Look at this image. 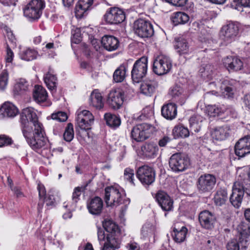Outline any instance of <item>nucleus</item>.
<instances>
[{
  "label": "nucleus",
  "instance_id": "nucleus-47",
  "mask_svg": "<svg viewBox=\"0 0 250 250\" xmlns=\"http://www.w3.org/2000/svg\"><path fill=\"white\" fill-rule=\"evenodd\" d=\"M236 229L242 237H247L250 235V225L245 222H241Z\"/></svg>",
  "mask_w": 250,
  "mask_h": 250
},
{
  "label": "nucleus",
  "instance_id": "nucleus-23",
  "mask_svg": "<svg viewBox=\"0 0 250 250\" xmlns=\"http://www.w3.org/2000/svg\"><path fill=\"white\" fill-rule=\"evenodd\" d=\"M93 0H79L75 7V16L78 19H81L87 14L93 4Z\"/></svg>",
  "mask_w": 250,
  "mask_h": 250
},
{
  "label": "nucleus",
  "instance_id": "nucleus-62",
  "mask_svg": "<svg viewBox=\"0 0 250 250\" xmlns=\"http://www.w3.org/2000/svg\"><path fill=\"white\" fill-rule=\"evenodd\" d=\"M126 248L127 250H140V245L134 241H130L126 245Z\"/></svg>",
  "mask_w": 250,
  "mask_h": 250
},
{
  "label": "nucleus",
  "instance_id": "nucleus-46",
  "mask_svg": "<svg viewBox=\"0 0 250 250\" xmlns=\"http://www.w3.org/2000/svg\"><path fill=\"white\" fill-rule=\"evenodd\" d=\"M173 134L176 137L187 138L189 135V131L187 127L178 125L174 127L173 129Z\"/></svg>",
  "mask_w": 250,
  "mask_h": 250
},
{
  "label": "nucleus",
  "instance_id": "nucleus-59",
  "mask_svg": "<svg viewBox=\"0 0 250 250\" xmlns=\"http://www.w3.org/2000/svg\"><path fill=\"white\" fill-rule=\"evenodd\" d=\"M42 202L45 203L46 205L48 207L53 206L55 204V199L53 195H48L42 199Z\"/></svg>",
  "mask_w": 250,
  "mask_h": 250
},
{
  "label": "nucleus",
  "instance_id": "nucleus-60",
  "mask_svg": "<svg viewBox=\"0 0 250 250\" xmlns=\"http://www.w3.org/2000/svg\"><path fill=\"white\" fill-rule=\"evenodd\" d=\"M38 190L39 191V196L40 198V201L42 199H44L46 196V190L44 186L42 184H39L38 185Z\"/></svg>",
  "mask_w": 250,
  "mask_h": 250
},
{
  "label": "nucleus",
  "instance_id": "nucleus-57",
  "mask_svg": "<svg viewBox=\"0 0 250 250\" xmlns=\"http://www.w3.org/2000/svg\"><path fill=\"white\" fill-rule=\"evenodd\" d=\"M227 250H240V246L236 240L229 241L226 246Z\"/></svg>",
  "mask_w": 250,
  "mask_h": 250
},
{
  "label": "nucleus",
  "instance_id": "nucleus-25",
  "mask_svg": "<svg viewBox=\"0 0 250 250\" xmlns=\"http://www.w3.org/2000/svg\"><path fill=\"white\" fill-rule=\"evenodd\" d=\"M158 87V83L154 80H146L141 85L140 90L142 94L151 96L155 92Z\"/></svg>",
  "mask_w": 250,
  "mask_h": 250
},
{
  "label": "nucleus",
  "instance_id": "nucleus-50",
  "mask_svg": "<svg viewBox=\"0 0 250 250\" xmlns=\"http://www.w3.org/2000/svg\"><path fill=\"white\" fill-rule=\"evenodd\" d=\"M64 139L67 142H70L74 138V131L73 125L69 123L67 125L63 133Z\"/></svg>",
  "mask_w": 250,
  "mask_h": 250
},
{
  "label": "nucleus",
  "instance_id": "nucleus-45",
  "mask_svg": "<svg viewBox=\"0 0 250 250\" xmlns=\"http://www.w3.org/2000/svg\"><path fill=\"white\" fill-rule=\"evenodd\" d=\"M207 112L210 117H215L224 113V107H218L215 105H210L207 107Z\"/></svg>",
  "mask_w": 250,
  "mask_h": 250
},
{
  "label": "nucleus",
  "instance_id": "nucleus-32",
  "mask_svg": "<svg viewBox=\"0 0 250 250\" xmlns=\"http://www.w3.org/2000/svg\"><path fill=\"white\" fill-rule=\"evenodd\" d=\"M159 148L156 143L150 142L146 144L142 147L144 154L147 157L153 158L156 156Z\"/></svg>",
  "mask_w": 250,
  "mask_h": 250
},
{
  "label": "nucleus",
  "instance_id": "nucleus-8",
  "mask_svg": "<svg viewBox=\"0 0 250 250\" xmlns=\"http://www.w3.org/2000/svg\"><path fill=\"white\" fill-rule=\"evenodd\" d=\"M98 238L101 245L102 250H115L120 247V240L116 237L105 235L104 231L100 228H98Z\"/></svg>",
  "mask_w": 250,
  "mask_h": 250
},
{
  "label": "nucleus",
  "instance_id": "nucleus-64",
  "mask_svg": "<svg viewBox=\"0 0 250 250\" xmlns=\"http://www.w3.org/2000/svg\"><path fill=\"white\" fill-rule=\"evenodd\" d=\"M170 138L167 136H165L159 141V145L161 147L165 146L167 143L170 141Z\"/></svg>",
  "mask_w": 250,
  "mask_h": 250
},
{
  "label": "nucleus",
  "instance_id": "nucleus-4",
  "mask_svg": "<svg viewBox=\"0 0 250 250\" xmlns=\"http://www.w3.org/2000/svg\"><path fill=\"white\" fill-rule=\"evenodd\" d=\"M154 131V127L150 124H138L132 128L131 137L136 142H142L148 139Z\"/></svg>",
  "mask_w": 250,
  "mask_h": 250
},
{
  "label": "nucleus",
  "instance_id": "nucleus-35",
  "mask_svg": "<svg viewBox=\"0 0 250 250\" xmlns=\"http://www.w3.org/2000/svg\"><path fill=\"white\" fill-rule=\"evenodd\" d=\"M43 79L48 88L52 92L55 91L57 85V79L55 75L49 71L44 75Z\"/></svg>",
  "mask_w": 250,
  "mask_h": 250
},
{
  "label": "nucleus",
  "instance_id": "nucleus-27",
  "mask_svg": "<svg viewBox=\"0 0 250 250\" xmlns=\"http://www.w3.org/2000/svg\"><path fill=\"white\" fill-rule=\"evenodd\" d=\"M89 105L99 110L104 107L103 96L98 90L95 89L91 93L89 98Z\"/></svg>",
  "mask_w": 250,
  "mask_h": 250
},
{
  "label": "nucleus",
  "instance_id": "nucleus-31",
  "mask_svg": "<svg viewBox=\"0 0 250 250\" xmlns=\"http://www.w3.org/2000/svg\"><path fill=\"white\" fill-rule=\"evenodd\" d=\"M175 49L180 55L188 54L189 52V47L186 40L183 38H178L175 40Z\"/></svg>",
  "mask_w": 250,
  "mask_h": 250
},
{
  "label": "nucleus",
  "instance_id": "nucleus-36",
  "mask_svg": "<svg viewBox=\"0 0 250 250\" xmlns=\"http://www.w3.org/2000/svg\"><path fill=\"white\" fill-rule=\"evenodd\" d=\"M187 232L188 229L185 226L182 227L180 229L174 228L172 236L176 242L182 243L185 241Z\"/></svg>",
  "mask_w": 250,
  "mask_h": 250
},
{
  "label": "nucleus",
  "instance_id": "nucleus-39",
  "mask_svg": "<svg viewBox=\"0 0 250 250\" xmlns=\"http://www.w3.org/2000/svg\"><path fill=\"white\" fill-rule=\"evenodd\" d=\"M81 194V188L79 187L75 188L72 196V203L69 204L68 202H64L63 207L65 208H68L69 210L73 209L75 208L76 204L79 200Z\"/></svg>",
  "mask_w": 250,
  "mask_h": 250
},
{
  "label": "nucleus",
  "instance_id": "nucleus-53",
  "mask_svg": "<svg viewBox=\"0 0 250 250\" xmlns=\"http://www.w3.org/2000/svg\"><path fill=\"white\" fill-rule=\"evenodd\" d=\"M155 231V227L150 224L145 225L142 229V233L145 237L153 235Z\"/></svg>",
  "mask_w": 250,
  "mask_h": 250
},
{
  "label": "nucleus",
  "instance_id": "nucleus-41",
  "mask_svg": "<svg viewBox=\"0 0 250 250\" xmlns=\"http://www.w3.org/2000/svg\"><path fill=\"white\" fill-rule=\"evenodd\" d=\"M127 67L125 65H121L114 72L113 79L117 83L121 82L125 78Z\"/></svg>",
  "mask_w": 250,
  "mask_h": 250
},
{
  "label": "nucleus",
  "instance_id": "nucleus-34",
  "mask_svg": "<svg viewBox=\"0 0 250 250\" xmlns=\"http://www.w3.org/2000/svg\"><path fill=\"white\" fill-rule=\"evenodd\" d=\"M29 82L24 78H20L16 80L14 90L18 94H22L30 89Z\"/></svg>",
  "mask_w": 250,
  "mask_h": 250
},
{
  "label": "nucleus",
  "instance_id": "nucleus-26",
  "mask_svg": "<svg viewBox=\"0 0 250 250\" xmlns=\"http://www.w3.org/2000/svg\"><path fill=\"white\" fill-rule=\"evenodd\" d=\"M19 113V110L12 103L6 102L0 108V114L4 117L13 118Z\"/></svg>",
  "mask_w": 250,
  "mask_h": 250
},
{
  "label": "nucleus",
  "instance_id": "nucleus-38",
  "mask_svg": "<svg viewBox=\"0 0 250 250\" xmlns=\"http://www.w3.org/2000/svg\"><path fill=\"white\" fill-rule=\"evenodd\" d=\"M189 20L188 14L182 12L174 13L172 17V21L174 25L184 24L187 23Z\"/></svg>",
  "mask_w": 250,
  "mask_h": 250
},
{
  "label": "nucleus",
  "instance_id": "nucleus-52",
  "mask_svg": "<svg viewBox=\"0 0 250 250\" xmlns=\"http://www.w3.org/2000/svg\"><path fill=\"white\" fill-rule=\"evenodd\" d=\"M71 41L73 43L78 44L81 41V33L79 28L73 27L71 30Z\"/></svg>",
  "mask_w": 250,
  "mask_h": 250
},
{
  "label": "nucleus",
  "instance_id": "nucleus-12",
  "mask_svg": "<svg viewBox=\"0 0 250 250\" xmlns=\"http://www.w3.org/2000/svg\"><path fill=\"white\" fill-rule=\"evenodd\" d=\"M76 121L80 128L83 130H88L93 124L94 117L88 110H78L76 113Z\"/></svg>",
  "mask_w": 250,
  "mask_h": 250
},
{
  "label": "nucleus",
  "instance_id": "nucleus-42",
  "mask_svg": "<svg viewBox=\"0 0 250 250\" xmlns=\"http://www.w3.org/2000/svg\"><path fill=\"white\" fill-rule=\"evenodd\" d=\"M228 198L227 191L221 189L215 193L214 197V201L217 206H221L224 204Z\"/></svg>",
  "mask_w": 250,
  "mask_h": 250
},
{
  "label": "nucleus",
  "instance_id": "nucleus-10",
  "mask_svg": "<svg viewBox=\"0 0 250 250\" xmlns=\"http://www.w3.org/2000/svg\"><path fill=\"white\" fill-rule=\"evenodd\" d=\"M171 67L172 63L170 58L165 55H160L153 62V71L158 75H162L167 73Z\"/></svg>",
  "mask_w": 250,
  "mask_h": 250
},
{
  "label": "nucleus",
  "instance_id": "nucleus-54",
  "mask_svg": "<svg viewBox=\"0 0 250 250\" xmlns=\"http://www.w3.org/2000/svg\"><path fill=\"white\" fill-rule=\"evenodd\" d=\"M13 143L12 139L5 134L0 135V147H5L12 145Z\"/></svg>",
  "mask_w": 250,
  "mask_h": 250
},
{
  "label": "nucleus",
  "instance_id": "nucleus-14",
  "mask_svg": "<svg viewBox=\"0 0 250 250\" xmlns=\"http://www.w3.org/2000/svg\"><path fill=\"white\" fill-rule=\"evenodd\" d=\"M238 32V24L233 22H229L222 27L221 36L226 44H228L236 39Z\"/></svg>",
  "mask_w": 250,
  "mask_h": 250
},
{
  "label": "nucleus",
  "instance_id": "nucleus-55",
  "mask_svg": "<svg viewBox=\"0 0 250 250\" xmlns=\"http://www.w3.org/2000/svg\"><path fill=\"white\" fill-rule=\"evenodd\" d=\"M195 117H190L189 122V127L190 129V132L191 134H193V133H197L198 132L201 128L202 125L195 124L194 122V119Z\"/></svg>",
  "mask_w": 250,
  "mask_h": 250
},
{
  "label": "nucleus",
  "instance_id": "nucleus-21",
  "mask_svg": "<svg viewBox=\"0 0 250 250\" xmlns=\"http://www.w3.org/2000/svg\"><path fill=\"white\" fill-rule=\"evenodd\" d=\"M225 67L229 72L237 71L241 70L243 66L241 60L235 56H228L223 60Z\"/></svg>",
  "mask_w": 250,
  "mask_h": 250
},
{
  "label": "nucleus",
  "instance_id": "nucleus-20",
  "mask_svg": "<svg viewBox=\"0 0 250 250\" xmlns=\"http://www.w3.org/2000/svg\"><path fill=\"white\" fill-rule=\"evenodd\" d=\"M235 153L239 157H243L250 153V136L242 138L236 143Z\"/></svg>",
  "mask_w": 250,
  "mask_h": 250
},
{
  "label": "nucleus",
  "instance_id": "nucleus-48",
  "mask_svg": "<svg viewBox=\"0 0 250 250\" xmlns=\"http://www.w3.org/2000/svg\"><path fill=\"white\" fill-rule=\"evenodd\" d=\"M184 90L183 88L178 85H175L171 88L169 91L170 95L175 100L184 98Z\"/></svg>",
  "mask_w": 250,
  "mask_h": 250
},
{
  "label": "nucleus",
  "instance_id": "nucleus-30",
  "mask_svg": "<svg viewBox=\"0 0 250 250\" xmlns=\"http://www.w3.org/2000/svg\"><path fill=\"white\" fill-rule=\"evenodd\" d=\"M229 128L228 126L217 127L211 133L212 138L217 141L224 140L229 136Z\"/></svg>",
  "mask_w": 250,
  "mask_h": 250
},
{
  "label": "nucleus",
  "instance_id": "nucleus-44",
  "mask_svg": "<svg viewBox=\"0 0 250 250\" xmlns=\"http://www.w3.org/2000/svg\"><path fill=\"white\" fill-rule=\"evenodd\" d=\"M231 5L234 9L242 12L243 8H250V0H233Z\"/></svg>",
  "mask_w": 250,
  "mask_h": 250
},
{
  "label": "nucleus",
  "instance_id": "nucleus-49",
  "mask_svg": "<svg viewBox=\"0 0 250 250\" xmlns=\"http://www.w3.org/2000/svg\"><path fill=\"white\" fill-rule=\"evenodd\" d=\"M9 79V73L7 69L3 70L0 74V90H4L7 85Z\"/></svg>",
  "mask_w": 250,
  "mask_h": 250
},
{
  "label": "nucleus",
  "instance_id": "nucleus-2",
  "mask_svg": "<svg viewBox=\"0 0 250 250\" xmlns=\"http://www.w3.org/2000/svg\"><path fill=\"white\" fill-rule=\"evenodd\" d=\"M104 200L107 206H121V211L123 214L126 211L130 202L129 198L126 197L124 190L117 186L105 188Z\"/></svg>",
  "mask_w": 250,
  "mask_h": 250
},
{
  "label": "nucleus",
  "instance_id": "nucleus-1",
  "mask_svg": "<svg viewBox=\"0 0 250 250\" xmlns=\"http://www.w3.org/2000/svg\"><path fill=\"white\" fill-rule=\"evenodd\" d=\"M20 123L22 133L28 144L32 149L42 153L47 148L48 139L35 109L31 107L23 109Z\"/></svg>",
  "mask_w": 250,
  "mask_h": 250
},
{
  "label": "nucleus",
  "instance_id": "nucleus-13",
  "mask_svg": "<svg viewBox=\"0 0 250 250\" xmlns=\"http://www.w3.org/2000/svg\"><path fill=\"white\" fill-rule=\"evenodd\" d=\"M134 29L135 33L142 38L150 37L154 33L151 23L149 21L143 19H139L135 21Z\"/></svg>",
  "mask_w": 250,
  "mask_h": 250
},
{
  "label": "nucleus",
  "instance_id": "nucleus-11",
  "mask_svg": "<svg viewBox=\"0 0 250 250\" xmlns=\"http://www.w3.org/2000/svg\"><path fill=\"white\" fill-rule=\"evenodd\" d=\"M244 192L243 182L238 180L234 182L229 201L232 205L235 208H238L241 206Z\"/></svg>",
  "mask_w": 250,
  "mask_h": 250
},
{
  "label": "nucleus",
  "instance_id": "nucleus-61",
  "mask_svg": "<svg viewBox=\"0 0 250 250\" xmlns=\"http://www.w3.org/2000/svg\"><path fill=\"white\" fill-rule=\"evenodd\" d=\"M167 2H168L172 5L178 6V7H182L184 6L187 1V0H165Z\"/></svg>",
  "mask_w": 250,
  "mask_h": 250
},
{
  "label": "nucleus",
  "instance_id": "nucleus-18",
  "mask_svg": "<svg viewBox=\"0 0 250 250\" xmlns=\"http://www.w3.org/2000/svg\"><path fill=\"white\" fill-rule=\"evenodd\" d=\"M220 81V93L225 98H233L236 91V82L233 80L224 79Z\"/></svg>",
  "mask_w": 250,
  "mask_h": 250
},
{
  "label": "nucleus",
  "instance_id": "nucleus-15",
  "mask_svg": "<svg viewBox=\"0 0 250 250\" xmlns=\"http://www.w3.org/2000/svg\"><path fill=\"white\" fill-rule=\"evenodd\" d=\"M124 11L118 7H111L106 12L104 16L105 21L110 24H117L125 20Z\"/></svg>",
  "mask_w": 250,
  "mask_h": 250
},
{
  "label": "nucleus",
  "instance_id": "nucleus-7",
  "mask_svg": "<svg viewBox=\"0 0 250 250\" xmlns=\"http://www.w3.org/2000/svg\"><path fill=\"white\" fill-rule=\"evenodd\" d=\"M147 71V58L143 57L135 62L131 71L132 80L139 83L146 74Z\"/></svg>",
  "mask_w": 250,
  "mask_h": 250
},
{
  "label": "nucleus",
  "instance_id": "nucleus-22",
  "mask_svg": "<svg viewBox=\"0 0 250 250\" xmlns=\"http://www.w3.org/2000/svg\"><path fill=\"white\" fill-rule=\"evenodd\" d=\"M87 208L89 212L95 215L101 214L103 208V201L99 197L91 198L87 203Z\"/></svg>",
  "mask_w": 250,
  "mask_h": 250
},
{
  "label": "nucleus",
  "instance_id": "nucleus-43",
  "mask_svg": "<svg viewBox=\"0 0 250 250\" xmlns=\"http://www.w3.org/2000/svg\"><path fill=\"white\" fill-rule=\"evenodd\" d=\"M199 73L203 78L211 79L213 73V67L210 64L203 65L200 68Z\"/></svg>",
  "mask_w": 250,
  "mask_h": 250
},
{
  "label": "nucleus",
  "instance_id": "nucleus-33",
  "mask_svg": "<svg viewBox=\"0 0 250 250\" xmlns=\"http://www.w3.org/2000/svg\"><path fill=\"white\" fill-rule=\"evenodd\" d=\"M103 226L107 232L106 234L105 233V236L109 235L116 237V234L118 233L119 228L115 222L110 219H105L103 222Z\"/></svg>",
  "mask_w": 250,
  "mask_h": 250
},
{
  "label": "nucleus",
  "instance_id": "nucleus-40",
  "mask_svg": "<svg viewBox=\"0 0 250 250\" xmlns=\"http://www.w3.org/2000/svg\"><path fill=\"white\" fill-rule=\"evenodd\" d=\"M38 52L34 49L28 48L21 51L20 54V58L23 60L30 61L37 58Z\"/></svg>",
  "mask_w": 250,
  "mask_h": 250
},
{
  "label": "nucleus",
  "instance_id": "nucleus-6",
  "mask_svg": "<svg viewBox=\"0 0 250 250\" xmlns=\"http://www.w3.org/2000/svg\"><path fill=\"white\" fill-rule=\"evenodd\" d=\"M190 165L188 158L184 154L175 153L173 154L169 160V167L175 172L183 171Z\"/></svg>",
  "mask_w": 250,
  "mask_h": 250
},
{
  "label": "nucleus",
  "instance_id": "nucleus-16",
  "mask_svg": "<svg viewBox=\"0 0 250 250\" xmlns=\"http://www.w3.org/2000/svg\"><path fill=\"white\" fill-rule=\"evenodd\" d=\"M155 200L163 210L169 211L173 208V200L166 192L159 190L155 195Z\"/></svg>",
  "mask_w": 250,
  "mask_h": 250
},
{
  "label": "nucleus",
  "instance_id": "nucleus-51",
  "mask_svg": "<svg viewBox=\"0 0 250 250\" xmlns=\"http://www.w3.org/2000/svg\"><path fill=\"white\" fill-rule=\"evenodd\" d=\"M124 179L129 182L130 184L135 186L134 183V171L133 169L127 167L124 170Z\"/></svg>",
  "mask_w": 250,
  "mask_h": 250
},
{
  "label": "nucleus",
  "instance_id": "nucleus-5",
  "mask_svg": "<svg viewBox=\"0 0 250 250\" xmlns=\"http://www.w3.org/2000/svg\"><path fill=\"white\" fill-rule=\"evenodd\" d=\"M216 179L214 175L211 174L201 175L196 182V188L200 193L210 192L214 188Z\"/></svg>",
  "mask_w": 250,
  "mask_h": 250
},
{
  "label": "nucleus",
  "instance_id": "nucleus-9",
  "mask_svg": "<svg viewBox=\"0 0 250 250\" xmlns=\"http://www.w3.org/2000/svg\"><path fill=\"white\" fill-rule=\"evenodd\" d=\"M136 176L143 185L149 186L155 181L156 173L152 167L144 165L137 170Z\"/></svg>",
  "mask_w": 250,
  "mask_h": 250
},
{
  "label": "nucleus",
  "instance_id": "nucleus-37",
  "mask_svg": "<svg viewBox=\"0 0 250 250\" xmlns=\"http://www.w3.org/2000/svg\"><path fill=\"white\" fill-rule=\"evenodd\" d=\"M104 117L106 124L112 128H116L121 125V119L116 115L107 113L104 114Z\"/></svg>",
  "mask_w": 250,
  "mask_h": 250
},
{
  "label": "nucleus",
  "instance_id": "nucleus-24",
  "mask_svg": "<svg viewBox=\"0 0 250 250\" xmlns=\"http://www.w3.org/2000/svg\"><path fill=\"white\" fill-rule=\"evenodd\" d=\"M101 42L104 47L109 51L116 50L119 45L118 40L113 36H104L102 39Z\"/></svg>",
  "mask_w": 250,
  "mask_h": 250
},
{
  "label": "nucleus",
  "instance_id": "nucleus-19",
  "mask_svg": "<svg viewBox=\"0 0 250 250\" xmlns=\"http://www.w3.org/2000/svg\"><path fill=\"white\" fill-rule=\"evenodd\" d=\"M198 219L202 227L208 229L213 228L216 222L215 215L206 210L200 213Z\"/></svg>",
  "mask_w": 250,
  "mask_h": 250
},
{
  "label": "nucleus",
  "instance_id": "nucleus-63",
  "mask_svg": "<svg viewBox=\"0 0 250 250\" xmlns=\"http://www.w3.org/2000/svg\"><path fill=\"white\" fill-rule=\"evenodd\" d=\"M224 113H226L227 115H229L232 118H236L237 114L235 109L232 108H228L224 110Z\"/></svg>",
  "mask_w": 250,
  "mask_h": 250
},
{
  "label": "nucleus",
  "instance_id": "nucleus-29",
  "mask_svg": "<svg viewBox=\"0 0 250 250\" xmlns=\"http://www.w3.org/2000/svg\"><path fill=\"white\" fill-rule=\"evenodd\" d=\"M33 98L38 103H42L45 102L48 97V94L45 89L41 85H36L33 92Z\"/></svg>",
  "mask_w": 250,
  "mask_h": 250
},
{
  "label": "nucleus",
  "instance_id": "nucleus-17",
  "mask_svg": "<svg viewBox=\"0 0 250 250\" xmlns=\"http://www.w3.org/2000/svg\"><path fill=\"white\" fill-rule=\"evenodd\" d=\"M124 93L120 89H112L108 95L107 103L113 109H120L124 102Z\"/></svg>",
  "mask_w": 250,
  "mask_h": 250
},
{
  "label": "nucleus",
  "instance_id": "nucleus-58",
  "mask_svg": "<svg viewBox=\"0 0 250 250\" xmlns=\"http://www.w3.org/2000/svg\"><path fill=\"white\" fill-rule=\"evenodd\" d=\"M14 58V53L11 49L7 47L6 50V55L5 56L6 66H7L8 64L12 63Z\"/></svg>",
  "mask_w": 250,
  "mask_h": 250
},
{
  "label": "nucleus",
  "instance_id": "nucleus-28",
  "mask_svg": "<svg viewBox=\"0 0 250 250\" xmlns=\"http://www.w3.org/2000/svg\"><path fill=\"white\" fill-rule=\"evenodd\" d=\"M162 116L168 120L174 119L177 115V106L174 103H168L164 105L161 108Z\"/></svg>",
  "mask_w": 250,
  "mask_h": 250
},
{
  "label": "nucleus",
  "instance_id": "nucleus-56",
  "mask_svg": "<svg viewBox=\"0 0 250 250\" xmlns=\"http://www.w3.org/2000/svg\"><path fill=\"white\" fill-rule=\"evenodd\" d=\"M51 118L53 120L63 122L66 121L67 115L65 112H58L56 113H53L51 115Z\"/></svg>",
  "mask_w": 250,
  "mask_h": 250
},
{
  "label": "nucleus",
  "instance_id": "nucleus-3",
  "mask_svg": "<svg viewBox=\"0 0 250 250\" xmlns=\"http://www.w3.org/2000/svg\"><path fill=\"white\" fill-rule=\"evenodd\" d=\"M45 6L44 0H31L23 8V15L30 21L38 20Z\"/></svg>",
  "mask_w": 250,
  "mask_h": 250
}]
</instances>
